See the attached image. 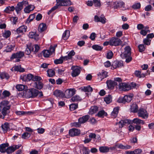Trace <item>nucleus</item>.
<instances>
[{
    "mask_svg": "<svg viewBox=\"0 0 154 154\" xmlns=\"http://www.w3.org/2000/svg\"><path fill=\"white\" fill-rule=\"evenodd\" d=\"M109 44L110 45L117 46L121 45L122 46L126 45L127 44L126 42L122 43V42L120 39H111L110 41Z\"/></svg>",
    "mask_w": 154,
    "mask_h": 154,
    "instance_id": "4",
    "label": "nucleus"
},
{
    "mask_svg": "<svg viewBox=\"0 0 154 154\" xmlns=\"http://www.w3.org/2000/svg\"><path fill=\"white\" fill-rule=\"evenodd\" d=\"M16 89L19 91H22L27 88V86L22 84L17 85L16 86Z\"/></svg>",
    "mask_w": 154,
    "mask_h": 154,
    "instance_id": "31",
    "label": "nucleus"
},
{
    "mask_svg": "<svg viewBox=\"0 0 154 154\" xmlns=\"http://www.w3.org/2000/svg\"><path fill=\"white\" fill-rule=\"evenodd\" d=\"M132 99V97L131 96L125 95L123 97H120L118 100L119 103H125V102H129Z\"/></svg>",
    "mask_w": 154,
    "mask_h": 154,
    "instance_id": "8",
    "label": "nucleus"
},
{
    "mask_svg": "<svg viewBox=\"0 0 154 154\" xmlns=\"http://www.w3.org/2000/svg\"><path fill=\"white\" fill-rule=\"evenodd\" d=\"M113 53L111 51H109L107 53L106 57L108 59H110L112 57Z\"/></svg>",
    "mask_w": 154,
    "mask_h": 154,
    "instance_id": "60",
    "label": "nucleus"
},
{
    "mask_svg": "<svg viewBox=\"0 0 154 154\" xmlns=\"http://www.w3.org/2000/svg\"><path fill=\"white\" fill-rule=\"evenodd\" d=\"M2 94L4 97H9L10 95V93L9 91L5 90L3 92Z\"/></svg>",
    "mask_w": 154,
    "mask_h": 154,
    "instance_id": "61",
    "label": "nucleus"
},
{
    "mask_svg": "<svg viewBox=\"0 0 154 154\" xmlns=\"http://www.w3.org/2000/svg\"><path fill=\"white\" fill-rule=\"evenodd\" d=\"M42 80V78L40 76H34L33 75L32 81L34 82L35 81H39Z\"/></svg>",
    "mask_w": 154,
    "mask_h": 154,
    "instance_id": "58",
    "label": "nucleus"
},
{
    "mask_svg": "<svg viewBox=\"0 0 154 154\" xmlns=\"http://www.w3.org/2000/svg\"><path fill=\"white\" fill-rule=\"evenodd\" d=\"M47 28L45 24L42 23L39 25L38 27V30L40 32H42L45 31Z\"/></svg>",
    "mask_w": 154,
    "mask_h": 154,
    "instance_id": "28",
    "label": "nucleus"
},
{
    "mask_svg": "<svg viewBox=\"0 0 154 154\" xmlns=\"http://www.w3.org/2000/svg\"><path fill=\"white\" fill-rule=\"evenodd\" d=\"M99 77L98 79L99 80L101 81L104 78H106L107 76V72L103 70L101 72H100L97 74Z\"/></svg>",
    "mask_w": 154,
    "mask_h": 154,
    "instance_id": "18",
    "label": "nucleus"
},
{
    "mask_svg": "<svg viewBox=\"0 0 154 154\" xmlns=\"http://www.w3.org/2000/svg\"><path fill=\"white\" fill-rule=\"evenodd\" d=\"M70 31L68 30H66L63 34L62 37L68 38L70 36Z\"/></svg>",
    "mask_w": 154,
    "mask_h": 154,
    "instance_id": "48",
    "label": "nucleus"
},
{
    "mask_svg": "<svg viewBox=\"0 0 154 154\" xmlns=\"http://www.w3.org/2000/svg\"><path fill=\"white\" fill-rule=\"evenodd\" d=\"M0 76L2 79H8L9 78L8 75L5 72H2L0 74Z\"/></svg>",
    "mask_w": 154,
    "mask_h": 154,
    "instance_id": "45",
    "label": "nucleus"
},
{
    "mask_svg": "<svg viewBox=\"0 0 154 154\" xmlns=\"http://www.w3.org/2000/svg\"><path fill=\"white\" fill-rule=\"evenodd\" d=\"M81 100L82 98L81 97L77 95L72 97L71 99V100L72 102H77L81 101Z\"/></svg>",
    "mask_w": 154,
    "mask_h": 154,
    "instance_id": "37",
    "label": "nucleus"
},
{
    "mask_svg": "<svg viewBox=\"0 0 154 154\" xmlns=\"http://www.w3.org/2000/svg\"><path fill=\"white\" fill-rule=\"evenodd\" d=\"M0 105L1 106L2 108L6 107L7 106H10L9 105V102L7 100H4L2 101L0 103Z\"/></svg>",
    "mask_w": 154,
    "mask_h": 154,
    "instance_id": "39",
    "label": "nucleus"
},
{
    "mask_svg": "<svg viewBox=\"0 0 154 154\" xmlns=\"http://www.w3.org/2000/svg\"><path fill=\"white\" fill-rule=\"evenodd\" d=\"M93 4L96 7H100L101 4L100 0H93Z\"/></svg>",
    "mask_w": 154,
    "mask_h": 154,
    "instance_id": "54",
    "label": "nucleus"
},
{
    "mask_svg": "<svg viewBox=\"0 0 154 154\" xmlns=\"http://www.w3.org/2000/svg\"><path fill=\"white\" fill-rule=\"evenodd\" d=\"M56 2L58 1L64 6H69L72 5V2L70 0H56Z\"/></svg>",
    "mask_w": 154,
    "mask_h": 154,
    "instance_id": "14",
    "label": "nucleus"
},
{
    "mask_svg": "<svg viewBox=\"0 0 154 154\" xmlns=\"http://www.w3.org/2000/svg\"><path fill=\"white\" fill-rule=\"evenodd\" d=\"M24 55V52L22 51H19L16 53L13 54L11 57V60L16 59L15 62H18L20 61V59L23 57Z\"/></svg>",
    "mask_w": 154,
    "mask_h": 154,
    "instance_id": "3",
    "label": "nucleus"
},
{
    "mask_svg": "<svg viewBox=\"0 0 154 154\" xmlns=\"http://www.w3.org/2000/svg\"><path fill=\"white\" fill-rule=\"evenodd\" d=\"M80 133V130L77 129L72 128L69 131V135L71 137L78 136Z\"/></svg>",
    "mask_w": 154,
    "mask_h": 154,
    "instance_id": "11",
    "label": "nucleus"
},
{
    "mask_svg": "<svg viewBox=\"0 0 154 154\" xmlns=\"http://www.w3.org/2000/svg\"><path fill=\"white\" fill-rule=\"evenodd\" d=\"M100 151L102 152H106L109 150V148L106 146H101L99 148Z\"/></svg>",
    "mask_w": 154,
    "mask_h": 154,
    "instance_id": "42",
    "label": "nucleus"
},
{
    "mask_svg": "<svg viewBox=\"0 0 154 154\" xmlns=\"http://www.w3.org/2000/svg\"><path fill=\"white\" fill-rule=\"evenodd\" d=\"M54 94L57 97H64V94L60 90L55 91L54 92Z\"/></svg>",
    "mask_w": 154,
    "mask_h": 154,
    "instance_id": "25",
    "label": "nucleus"
},
{
    "mask_svg": "<svg viewBox=\"0 0 154 154\" xmlns=\"http://www.w3.org/2000/svg\"><path fill=\"white\" fill-rule=\"evenodd\" d=\"M26 47L27 48H29V50H30V53L32 51H34L33 46L31 43H29L27 44Z\"/></svg>",
    "mask_w": 154,
    "mask_h": 154,
    "instance_id": "62",
    "label": "nucleus"
},
{
    "mask_svg": "<svg viewBox=\"0 0 154 154\" xmlns=\"http://www.w3.org/2000/svg\"><path fill=\"white\" fill-rule=\"evenodd\" d=\"M133 154H140L142 152V151L141 149H137L134 151H132Z\"/></svg>",
    "mask_w": 154,
    "mask_h": 154,
    "instance_id": "59",
    "label": "nucleus"
},
{
    "mask_svg": "<svg viewBox=\"0 0 154 154\" xmlns=\"http://www.w3.org/2000/svg\"><path fill=\"white\" fill-rule=\"evenodd\" d=\"M106 83L108 88L111 89H113L115 86L118 84L116 82L112 80H107Z\"/></svg>",
    "mask_w": 154,
    "mask_h": 154,
    "instance_id": "13",
    "label": "nucleus"
},
{
    "mask_svg": "<svg viewBox=\"0 0 154 154\" xmlns=\"http://www.w3.org/2000/svg\"><path fill=\"white\" fill-rule=\"evenodd\" d=\"M48 76L49 77H52L55 74L54 70L52 69H50L47 71Z\"/></svg>",
    "mask_w": 154,
    "mask_h": 154,
    "instance_id": "47",
    "label": "nucleus"
},
{
    "mask_svg": "<svg viewBox=\"0 0 154 154\" xmlns=\"http://www.w3.org/2000/svg\"><path fill=\"white\" fill-rule=\"evenodd\" d=\"M16 113L18 115H23L27 113L31 114H32V112H29L27 113L23 111H19L16 112Z\"/></svg>",
    "mask_w": 154,
    "mask_h": 154,
    "instance_id": "50",
    "label": "nucleus"
},
{
    "mask_svg": "<svg viewBox=\"0 0 154 154\" xmlns=\"http://www.w3.org/2000/svg\"><path fill=\"white\" fill-rule=\"evenodd\" d=\"M11 32L9 30L5 31L3 34V37L5 38H8L11 35Z\"/></svg>",
    "mask_w": 154,
    "mask_h": 154,
    "instance_id": "49",
    "label": "nucleus"
},
{
    "mask_svg": "<svg viewBox=\"0 0 154 154\" xmlns=\"http://www.w3.org/2000/svg\"><path fill=\"white\" fill-rule=\"evenodd\" d=\"M56 2L57 3L54 6L52 7L50 10L52 12L53 11L56 9L57 8H58L59 7L64 6V5H63L60 4V2H59V1H58V2Z\"/></svg>",
    "mask_w": 154,
    "mask_h": 154,
    "instance_id": "41",
    "label": "nucleus"
},
{
    "mask_svg": "<svg viewBox=\"0 0 154 154\" xmlns=\"http://www.w3.org/2000/svg\"><path fill=\"white\" fill-rule=\"evenodd\" d=\"M43 84L40 81L34 83V87L38 89H41L43 87Z\"/></svg>",
    "mask_w": 154,
    "mask_h": 154,
    "instance_id": "21",
    "label": "nucleus"
},
{
    "mask_svg": "<svg viewBox=\"0 0 154 154\" xmlns=\"http://www.w3.org/2000/svg\"><path fill=\"white\" fill-rule=\"evenodd\" d=\"M131 121L127 119L122 120L119 123L120 128H122L124 125H128L131 123Z\"/></svg>",
    "mask_w": 154,
    "mask_h": 154,
    "instance_id": "15",
    "label": "nucleus"
},
{
    "mask_svg": "<svg viewBox=\"0 0 154 154\" xmlns=\"http://www.w3.org/2000/svg\"><path fill=\"white\" fill-rule=\"evenodd\" d=\"M30 136V134L27 132L24 133L22 135V137L24 139H26L29 138Z\"/></svg>",
    "mask_w": 154,
    "mask_h": 154,
    "instance_id": "57",
    "label": "nucleus"
},
{
    "mask_svg": "<svg viewBox=\"0 0 154 154\" xmlns=\"http://www.w3.org/2000/svg\"><path fill=\"white\" fill-rule=\"evenodd\" d=\"M27 27L26 26L23 25L20 26L16 30V32L17 34L21 33L23 34L26 31Z\"/></svg>",
    "mask_w": 154,
    "mask_h": 154,
    "instance_id": "16",
    "label": "nucleus"
},
{
    "mask_svg": "<svg viewBox=\"0 0 154 154\" xmlns=\"http://www.w3.org/2000/svg\"><path fill=\"white\" fill-rule=\"evenodd\" d=\"M138 115L139 116L144 119H147L148 116L146 110L143 109H140L139 110Z\"/></svg>",
    "mask_w": 154,
    "mask_h": 154,
    "instance_id": "9",
    "label": "nucleus"
},
{
    "mask_svg": "<svg viewBox=\"0 0 154 154\" xmlns=\"http://www.w3.org/2000/svg\"><path fill=\"white\" fill-rule=\"evenodd\" d=\"M125 4L122 2H116L115 5L114 6V8L118 9L119 8H124Z\"/></svg>",
    "mask_w": 154,
    "mask_h": 154,
    "instance_id": "20",
    "label": "nucleus"
},
{
    "mask_svg": "<svg viewBox=\"0 0 154 154\" xmlns=\"http://www.w3.org/2000/svg\"><path fill=\"white\" fill-rule=\"evenodd\" d=\"M77 107V104H72L69 105V109L71 111H73Z\"/></svg>",
    "mask_w": 154,
    "mask_h": 154,
    "instance_id": "56",
    "label": "nucleus"
},
{
    "mask_svg": "<svg viewBox=\"0 0 154 154\" xmlns=\"http://www.w3.org/2000/svg\"><path fill=\"white\" fill-rule=\"evenodd\" d=\"M104 101L107 104H109L112 101V97L111 95H109L107 97L104 98Z\"/></svg>",
    "mask_w": 154,
    "mask_h": 154,
    "instance_id": "46",
    "label": "nucleus"
},
{
    "mask_svg": "<svg viewBox=\"0 0 154 154\" xmlns=\"http://www.w3.org/2000/svg\"><path fill=\"white\" fill-rule=\"evenodd\" d=\"M76 91L74 88H70L66 90L64 94V97L69 98L74 95Z\"/></svg>",
    "mask_w": 154,
    "mask_h": 154,
    "instance_id": "6",
    "label": "nucleus"
},
{
    "mask_svg": "<svg viewBox=\"0 0 154 154\" xmlns=\"http://www.w3.org/2000/svg\"><path fill=\"white\" fill-rule=\"evenodd\" d=\"M43 56L45 57H49L50 55H51V53L49 50H44L42 51Z\"/></svg>",
    "mask_w": 154,
    "mask_h": 154,
    "instance_id": "51",
    "label": "nucleus"
},
{
    "mask_svg": "<svg viewBox=\"0 0 154 154\" xmlns=\"http://www.w3.org/2000/svg\"><path fill=\"white\" fill-rule=\"evenodd\" d=\"M2 128L4 133H5L10 129L9 125L7 123H5L2 126Z\"/></svg>",
    "mask_w": 154,
    "mask_h": 154,
    "instance_id": "27",
    "label": "nucleus"
},
{
    "mask_svg": "<svg viewBox=\"0 0 154 154\" xmlns=\"http://www.w3.org/2000/svg\"><path fill=\"white\" fill-rule=\"evenodd\" d=\"M63 60H66L64 58V57H62L58 59H56L54 60V63L56 64H59L62 63L63 62Z\"/></svg>",
    "mask_w": 154,
    "mask_h": 154,
    "instance_id": "43",
    "label": "nucleus"
},
{
    "mask_svg": "<svg viewBox=\"0 0 154 154\" xmlns=\"http://www.w3.org/2000/svg\"><path fill=\"white\" fill-rule=\"evenodd\" d=\"M75 54V53L73 50H72L68 54V55L64 57V58L66 60L71 59L72 56H74Z\"/></svg>",
    "mask_w": 154,
    "mask_h": 154,
    "instance_id": "23",
    "label": "nucleus"
},
{
    "mask_svg": "<svg viewBox=\"0 0 154 154\" xmlns=\"http://www.w3.org/2000/svg\"><path fill=\"white\" fill-rule=\"evenodd\" d=\"M98 110V108L97 106H92L90 109L89 113L90 114L92 115L96 113Z\"/></svg>",
    "mask_w": 154,
    "mask_h": 154,
    "instance_id": "29",
    "label": "nucleus"
},
{
    "mask_svg": "<svg viewBox=\"0 0 154 154\" xmlns=\"http://www.w3.org/2000/svg\"><path fill=\"white\" fill-rule=\"evenodd\" d=\"M57 46V45H54L53 46L51 45L49 49V52L50 53H51V54H52L55 51V48Z\"/></svg>",
    "mask_w": 154,
    "mask_h": 154,
    "instance_id": "52",
    "label": "nucleus"
},
{
    "mask_svg": "<svg viewBox=\"0 0 154 154\" xmlns=\"http://www.w3.org/2000/svg\"><path fill=\"white\" fill-rule=\"evenodd\" d=\"M38 92V90L32 88L30 89H25L20 93L23 97L26 98H34L37 96Z\"/></svg>",
    "mask_w": 154,
    "mask_h": 154,
    "instance_id": "1",
    "label": "nucleus"
},
{
    "mask_svg": "<svg viewBox=\"0 0 154 154\" xmlns=\"http://www.w3.org/2000/svg\"><path fill=\"white\" fill-rule=\"evenodd\" d=\"M28 4L27 1L23 0L21 2H19L15 7V9L17 14L20 13V11L22 9L23 6H26Z\"/></svg>",
    "mask_w": 154,
    "mask_h": 154,
    "instance_id": "2",
    "label": "nucleus"
},
{
    "mask_svg": "<svg viewBox=\"0 0 154 154\" xmlns=\"http://www.w3.org/2000/svg\"><path fill=\"white\" fill-rule=\"evenodd\" d=\"M90 116H89L86 115L83 116L82 117L80 118L79 121L80 123H84L86 122L89 119Z\"/></svg>",
    "mask_w": 154,
    "mask_h": 154,
    "instance_id": "22",
    "label": "nucleus"
},
{
    "mask_svg": "<svg viewBox=\"0 0 154 154\" xmlns=\"http://www.w3.org/2000/svg\"><path fill=\"white\" fill-rule=\"evenodd\" d=\"M26 8H24V11L26 13H29L30 12L33 10L34 9V6L32 5H29L28 6H26Z\"/></svg>",
    "mask_w": 154,
    "mask_h": 154,
    "instance_id": "26",
    "label": "nucleus"
},
{
    "mask_svg": "<svg viewBox=\"0 0 154 154\" xmlns=\"http://www.w3.org/2000/svg\"><path fill=\"white\" fill-rule=\"evenodd\" d=\"M82 90L84 92H92L93 91V88L91 87L90 85L86 87L82 88Z\"/></svg>",
    "mask_w": 154,
    "mask_h": 154,
    "instance_id": "38",
    "label": "nucleus"
},
{
    "mask_svg": "<svg viewBox=\"0 0 154 154\" xmlns=\"http://www.w3.org/2000/svg\"><path fill=\"white\" fill-rule=\"evenodd\" d=\"M89 151L87 147L83 146L80 148L79 154H89Z\"/></svg>",
    "mask_w": 154,
    "mask_h": 154,
    "instance_id": "19",
    "label": "nucleus"
},
{
    "mask_svg": "<svg viewBox=\"0 0 154 154\" xmlns=\"http://www.w3.org/2000/svg\"><path fill=\"white\" fill-rule=\"evenodd\" d=\"M92 48L93 49L97 51H100L103 49V47L97 45H93L92 46Z\"/></svg>",
    "mask_w": 154,
    "mask_h": 154,
    "instance_id": "44",
    "label": "nucleus"
},
{
    "mask_svg": "<svg viewBox=\"0 0 154 154\" xmlns=\"http://www.w3.org/2000/svg\"><path fill=\"white\" fill-rule=\"evenodd\" d=\"M14 46L11 45H8L7 46L5 49V51L6 52H10L13 50Z\"/></svg>",
    "mask_w": 154,
    "mask_h": 154,
    "instance_id": "55",
    "label": "nucleus"
},
{
    "mask_svg": "<svg viewBox=\"0 0 154 154\" xmlns=\"http://www.w3.org/2000/svg\"><path fill=\"white\" fill-rule=\"evenodd\" d=\"M38 35L33 32H30L29 34V37L30 38H38Z\"/></svg>",
    "mask_w": 154,
    "mask_h": 154,
    "instance_id": "40",
    "label": "nucleus"
},
{
    "mask_svg": "<svg viewBox=\"0 0 154 154\" xmlns=\"http://www.w3.org/2000/svg\"><path fill=\"white\" fill-rule=\"evenodd\" d=\"M141 5L140 3H138L134 4L132 6L134 9H138L140 8Z\"/></svg>",
    "mask_w": 154,
    "mask_h": 154,
    "instance_id": "63",
    "label": "nucleus"
},
{
    "mask_svg": "<svg viewBox=\"0 0 154 154\" xmlns=\"http://www.w3.org/2000/svg\"><path fill=\"white\" fill-rule=\"evenodd\" d=\"M131 48L129 46H127L124 48V51L121 54L122 58H126L131 56Z\"/></svg>",
    "mask_w": 154,
    "mask_h": 154,
    "instance_id": "5",
    "label": "nucleus"
},
{
    "mask_svg": "<svg viewBox=\"0 0 154 154\" xmlns=\"http://www.w3.org/2000/svg\"><path fill=\"white\" fill-rule=\"evenodd\" d=\"M73 70L72 75L73 77H75L78 75L80 72L79 68L77 66H73L71 68Z\"/></svg>",
    "mask_w": 154,
    "mask_h": 154,
    "instance_id": "10",
    "label": "nucleus"
},
{
    "mask_svg": "<svg viewBox=\"0 0 154 154\" xmlns=\"http://www.w3.org/2000/svg\"><path fill=\"white\" fill-rule=\"evenodd\" d=\"M123 66V62L122 61H115L112 63V68L113 69L117 68Z\"/></svg>",
    "mask_w": 154,
    "mask_h": 154,
    "instance_id": "12",
    "label": "nucleus"
},
{
    "mask_svg": "<svg viewBox=\"0 0 154 154\" xmlns=\"http://www.w3.org/2000/svg\"><path fill=\"white\" fill-rule=\"evenodd\" d=\"M11 70L12 71H17L20 72H23L24 71V69L23 68H22L20 66H16L13 67L11 69Z\"/></svg>",
    "mask_w": 154,
    "mask_h": 154,
    "instance_id": "32",
    "label": "nucleus"
},
{
    "mask_svg": "<svg viewBox=\"0 0 154 154\" xmlns=\"http://www.w3.org/2000/svg\"><path fill=\"white\" fill-rule=\"evenodd\" d=\"M119 88L121 91H128L131 89V86L125 83H121L119 84Z\"/></svg>",
    "mask_w": 154,
    "mask_h": 154,
    "instance_id": "7",
    "label": "nucleus"
},
{
    "mask_svg": "<svg viewBox=\"0 0 154 154\" xmlns=\"http://www.w3.org/2000/svg\"><path fill=\"white\" fill-rule=\"evenodd\" d=\"M133 122L137 124H141L143 125L144 124V122L143 120L138 118L134 119L133 120Z\"/></svg>",
    "mask_w": 154,
    "mask_h": 154,
    "instance_id": "35",
    "label": "nucleus"
},
{
    "mask_svg": "<svg viewBox=\"0 0 154 154\" xmlns=\"http://www.w3.org/2000/svg\"><path fill=\"white\" fill-rule=\"evenodd\" d=\"M15 10L14 6H8L6 8L4 11L6 13H9L11 11H13Z\"/></svg>",
    "mask_w": 154,
    "mask_h": 154,
    "instance_id": "36",
    "label": "nucleus"
},
{
    "mask_svg": "<svg viewBox=\"0 0 154 154\" xmlns=\"http://www.w3.org/2000/svg\"><path fill=\"white\" fill-rule=\"evenodd\" d=\"M14 151L12 146L9 147L7 148L6 152L8 154H10L12 153Z\"/></svg>",
    "mask_w": 154,
    "mask_h": 154,
    "instance_id": "64",
    "label": "nucleus"
},
{
    "mask_svg": "<svg viewBox=\"0 0 154 154\" xmlns=\"http://www.w3.org/2000/svg\"><path fill=\"white\" fill-rule=\"evenodd\" d=\"M130 111L133 112H136L138 111V106L137 104L135 103L133 104L130 108Z\"/></svg>",
    "mask_w": 154,
    "mask_h": 154,
    "instance_id": "33",
    "label": "nucleus"
},
{
    "mask_svg": "<svg viewBox=\"0 0 154 154\" xmlns=\"http://www.w3.org/2000/svg\"><path fill=\"white\" fill-rule=\"evenodd\" d=\"M119 110V108L118 107L114 108L113 110L111 113V116L113 118H115L117 116Z\"/></svg>",
    "mask_w": 154,
    "mask_h": 154,
    "instance_id": "30",
    "label": "nucleus"
},
{
    "mask_svg": "<svg viewBox=\"0 0 154 154\" xmlns=\"http://www.w3.org/2000/svg\"><path fill=\"white\" fill-rule=\"evenodd\" d=\"M10 106H7L6 107L2 108V113L3 116H5L7 113L8 112L9 110L10 109Z\"/></svg>",
    "mask_w": 154,
    "mask_h": 154,
    "instance_id": "34",
    "label": "nucleus"
},
{
    "mask_svg": "<svg viewBox=\"0 0 154 154\" xmlns=\"http://www.w3.org/2000/svg\"><path fill=\"white\" fill-rule=\"evenodd\" d=\"M9 144L8 143H4L1 144L0 146V152L2 153H4L6 152V147L8 146Z\"/></svg>",
    "mask_w": 154,
    "mask_h": 154,
    "instance_id": "24",
    "label": "nucleus"
},
{
    "mask_svg": "<svg viewBox=\"0 0 154 154\" xmlns=\"http://www.w3.org/2000/svg\"><path fill=\"white\" fill-rule=\"evenodd\" d=\"M150 30H146V29H142L140 32V34L143 35V36H145L147 34L148 32H149Z\"/></svg>",
    "mask_w": 154,
    "mask_h": 154,
    "instance_id": "53",
    "label": "nucleus"
},
{
    "mask_svg": "<svg viewBox=\"0 0 154 154\" xmlns=\"http://www.w3.org/2000/svg\"><path fill=\"white\" fill-rule=\"evenodd\" d=\"M106 19L103 16L102 17H98L97 15L94 16V20L96 22H100L103 24L106 23Z\"/></svg>",
    "mask_w": 154,
    "mask_h": 154,
    "instance_id": "17",
    "label": "nucleus"
}]
</instances>
